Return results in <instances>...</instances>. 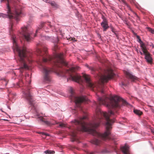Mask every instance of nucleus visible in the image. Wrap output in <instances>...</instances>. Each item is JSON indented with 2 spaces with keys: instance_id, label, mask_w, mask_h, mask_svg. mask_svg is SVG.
I'll list each match as a JSON object with an SVG mask.
<instances>
[{
  "instance_id": "1",
  "label": "nucleus",
  "mask_w": 154,
  "mask_h": 154,
  "mask_svg": "<svg viewBox=\"0 0 154 154\" xmlns=\"http://www.w3.org/2000/svg\"><path fill=\"white\" fill-rule=\"evenodd\" d=\"M100 105L106 106L111 110L108 113L102 111L98 107L96 110V119L89 124L86 123L84 120L85 116L80 117L72 121L73 124L78 125L77 131L87 132L93 135L96 134L103 140H111L113 139L110 132L112 125L115 119H109L111 115L116 116L117 114V109L120 107V104L128 106L130 105L120 97L115 96L109 98L105 96L98 99Z\"/></svg>"
},
{
  "instance_id": "2",
  "label": "nucleus",
  "mask_w": 154,
  "mask_h": 154,
  "mask_svg": "<svg viewBox=\"0 0 154 154\" xmlns=\"http://www.w3.org/2000/svg\"><path fill=\"white\" fill-rule=\"evenodd\" d=\"M36 51L38 55L40 57L37 62L39 65V67L42 70L45 81H50V75L54 72L60 76H68L67 81L71 80L79 83L82 82L81 76L75 72L76 70L79 69V67H72L64 71L57 68L61 67L62 65L67 66V65L63 59V54H56L54 58L52 57L48 54L47 48L45 47H43L40 43L37 45Z\"/></svg>"
},
{
  "instance_id": "3",
  "label": "nucleus",
  "mask_w": 154,
  "mask_h": 154,
  "mask_svg": "<svg viewBox=\"0 0 154 154\" xmlns=\"http://www.w3.org/2000/svg\"><path fill=\"white\" fill-rule=\"evenodd\" d=\"M12 39L14 50H16L18 54L19 61L20 63V71L22 73L23 69H29L28 63L30 64L32 62L31 53L29 52L25 47L22 48H20L16 42V37L14 35L12 34Z\"/></svg>"
},
{
  "instance_id": "4",
  "label": "nucleus",
  "mask_w": 154,
  "mask_h": 154,
  "mask_svg": "<svg viewBox=\"0 0 154 154\" xmlns=\"http://www.w3.org/2000/svg\"><path fill=\"white\" fill-rule=\"evenodd\" d=\"M114 75L113 71L110 68H108L104 70L103 73L99 75L100 82L97 85L91 82L90 77L88 75L84 74L83 76L87 85L90 88L92 89L96 87L99 91L102 94H104V89L105 88L104 83L107 82L109 79L113 77Z\"/></svg>"
},
{
  "instance_id": "5",
  "label": "nucleus",
  "mask_w": 154,
  "mask_h": 154,
  "mask_svg": "<svg viewBox=\"0 0 154 154\" xmlns=\"http://www.w3.org/2000/svg\"><path fill=\"white\" fill-rule=\"evenodd\" d=\"M4 1H6L7 2V11L8 14L7 15L0 13V17H8L10 19L15 18L16 19V20H17V17L21 14V10L19 9H16L15 12L14 13H11L9 6V0H1L2 2Z\"/></svg>"
},
{
  "instance_id": "6",
  "label": "nucleus",
  "mask_w": 154,
  "mask_h": 154,
  "mask_svg": "<svg viewBox=\"0 0 154 154\" xmlns=\"http://www.w3.org/2000/svg\"><path fill=\"white\" fill-rule=\"evenodd\" d=\"M70 92L71 94V98L72 100H74L77 106L81 107L80 105L81 103L85 102L87 101L88 99L86 97L84 96L78 97L75 96L73 91L72 89H71Z\"/></svg>"
},
{
  "instance_id": "7",
  "label": "nucleus",
  "mask_w": 154,
  "mask_h": 154,
  "mask_svg": "<svg viewBox=\"0 0 154 154\" xmlns=\"http://www.w3.org/2000/svg\"><path fill=\"white\" fill-rule=\"evenodd\" d=\"M23 94L24 97L29 102L30 104L32 106H33V97L30 92L29 87L23 88Z\"/></svg>"
},
{
  "instance_id": "8",
  "label": "nucleus",
  "mask_w": 154,
  "mask_h": 154,
  "mask_svg": "<svg viewBox=\"0 0 154 154\" xmlns=\"http://www.w3.org/2000/svg\"><path fill=\"white\" fill-rule=\"evenodd\" d=\"M21 29L22 31L20 34L22 35L23 38L25 39L27 41H29L32 39V37L29 28L27 27H22Z\"/></svg>"
},
{
  "instance_id": "9",
  "label": "nucleus",
  "mask_w": 154,
  "mask_h": 154,
  "mask_svg": "<svg viewBox=\"0 0 154 154\" xmlns=\"http://www.w3.org/2000/svg\"><path fill=\"white\" fill-rule=\"evenodd\" d=\"M143 54L145 55V58L146 62L150 64H152V59L151 55L147 51L146 48L142 49Z\"/></svg>"
},
{
  "instance_id": "10",
  "label": "nucleus",
  "mask_w": 154,
  "mask_h": 154,
  "mask_svg": "<svg viewBox=\"0 0 154 154\" xmlns=\"http://www.w3.org/2000/svg\"><path fill=\"white\" fill-rule=\"evenodd\" d=\"M101 18L103 19V21L101 23V25L103 28V31H106L109 27L107 20L103 15H102Z\"/></svg>"
},
{
  "instance_id": "11",
  "label": "nucleus",
  "mask_w": 154,
  "mask_h": 154,
  "mask_svg": "<svg viewBox=\"0 0 154 154\" xmlns=\"http://www.w3.org/2000/svg\"><path fill=\"white\" fill-rule=\"evenodd\" d=\"M121 149L123 154H131L129 150V147L127 145L121 147Z\"/></svg>"
},
{
  "instance_id": "12",
  "label": "nucleus",
  "mask_w": 154,
  "mask_h": 154,
  "mask_svg": "<svg viewBox=\"0 0 154 154\" xmlns=\"http://www.w3.org/2000/svg\"><path fill=\"white\" fill-rule=\"evenodd\" d=\"M135 37L137 38V41L140 44L142 50L146 48V47L144 43L141 41L140 37L135 33Z\"/></svg>"
},
{
  "instance_id": "13",
  "label": "nucleus",
  "mask_w": 154,
  "mask_h": 154,
  "mask_svg": "<svg viewBox=\"0 0 154 154\" xmlns=\"http://www.w3.org/2000/svg\"><path fill=\"white\" fill-rule=\"evenodd\" d=\"M125 74L126 75L127 77L131 79L132 81L134 82L135 78L133 75L129 72L128 71H125Z\"/></svg>"
},
{
  "instance_id": "14",
  "label": "nucleus",
  "mask_w": 154,
  "mask_h": 154,
  "mask_svg": "<svg viewBox=\"0 0 154 154\" xmlns=\"http://www.w3.org/2000/svg\"><path fill=\"white\" fill-rule=\"evenodd\" d=\"M77 131L75 130L71 132V135L72 137V141H74L77 140L76 137Z\"/></svg>"
},
{
  "instance_id": "15",
  "label": "nucleus",
  "mask_w": 154,
  "mask_h": 154,
  "mask_svg": "<svg viewBox=\"0 0 154 154\" xmlns=\"http://www.w3.org/2000/svg\"><path fill=\"white\" fill-rule=\"evenodd\" d=\"M39 120H40V121H42V122H43L44 123H45V124H46L47 125H51L54 124V123H51V122L45 120L42 117H39Z\"/></svg>"
},
{
  "instance_id": "16",
  "label": "nucleus",
  "mask_w": 154,
  "mask_h": 154,
  "mask_svg": "<svg viewBox=\"0 0 154 154\" xmlns=\"http://www.w3.org/2000/svg\"><path fill=\"white\" fill-rule=\"evenodd\" d=\"M91 143L93 144L98 145L100 144V141L97 139L94 138L93 140H91Z\"/></svg>"
},
{
  "instance_id": "17",
  "label": "nucleus",
  "mask_w": 154,
  "mask_h": 154,
  "mask_svg": "<svg viewBox=\"0 0 154 154\" xmlns=\"http://www.w3.org/2000/svg\"><path fill=\"white\" fill-rule=\"evenodd\" d=\"M135 114L137 115L139 117H140L143 115V112L140 110L135 109Z\"/></svg>"
},
{
  "instance_id": "18",
  "label": "nucleus",
  "mask_w": 154,
  "mask_h": 154,
  "mask_svg": "<svg viewBox=\"0 0 154 154\" xmlns=\"http://www.w3.org/2000/svg\"><path fill=\"white\" fill-rule=\"evenodd\" d=\"M44 153H45L46 154H53L55 153V152L53 151H51L49 150H47L45 151L44 152Z\"/></svg>"
},
{
  "instance_id": "19",
  "label": "nucleus",
  "mask_w": 154,
  "mask_h": 154,
  "mask_svg": "<svg viewBox=\"0 0 154 154\" xmlns=\"http://www.w3.org/2000/svg\"><path fill=\"white\" fill-rule=\"evenodd\" d=\"M146 28L149 32L152 34H154V29H153L149 27H146Z\"/></svg>"
},
{
  "instance_id": "20",
  "label": "nucleus",
  "mask_w": 154,
  "mask_h": 154,
  "mask_svg": "<svg viewBox=\"0 0 154 154\" xmlns=\"http://www.w3.org/2000/svg\"><path fill=\"white\" fill-rule=\"evenodd\" d=\"M108 151L106 149H103L101 152V153L102 154H105L108 153Z\"/></svg>"
},
{
  "instance_id": "21",
  "label": "nucleus",
  "mask_w": 154,
  "mask_h": 154,
  "mask_svg": "<svg viewBox=\"0 0 154 154\" xmlns=\"http://www.w3.org/2000/svg\"><path fill=\"white\" fill-rule=\"evenodd\" d=\"M48 2L51 5V6H54L55 7H56V4L54 2Z\"/></svg>"
},
{
  "instance_id": "22",
  "label": "nucleus",
  "mask_w": 154,
  "mask_h": 154,
  "mask_svg": "<svg viewBox=\"0 0 154 154\" xmlns=\"http://www.w3.org/2000/svg\"><path fill=\"white\" fill-rule=\"evenodd\" d=\"M110 28L111 29L112 31L115 34V35H116V37H118L117 35L115 32V29L112 26H111L110 27Z\"/></svg>"
},
{
  "instance_id": "23",
  "label": "nucleus",
  "mask_w": 154,
  "mask_h": 154,
  "mask_svg": "<svg viewBox=\"0 0 154 154\" xmlns=\"http://www.w3.org/2000/svg\"><path fill=\"white\" fill-rule=\"evenodd\" d=\"M66 125L65 124L63 123H60L59 124V126L61 128L65 127Z\"/></svg>"
},
{
  "instance_id": "24",
  "label": "nucleus",
  "mask_w": 154,
  "mask_h": 154,
  "mask_svg": "<svg viewBox=\"0 0 154 154\" xmlns=\"http://www.w3.org/2000/svg\"><path fill=\"white\" fill-rule=\"evenodd\" d=\"M58 49V46L57 45H55L54 48H53V50L56 51Z\"/></svg>"
},
{
  "instance_id": "25",
  "label": "nucleus",
  "mask_w": 154,
  "mask_h": 154,
  "mask_svg": "<svg viewBox=\"0 0 154 154\" xmlns=\"http://www.w3.org/2000/svg\"><path fill=\"white\" fill-rule=\"evenodd\" d=\"M13 26V25L12 24V23H11V28L10 29V34H11V31L12 30V28Z\"/></svg>"
},
{
  "instance_id": "26",
  "label": "nucleus",
  "mask_w": 154,
  "mask_h": 154,
  "mask_svg": "<svg viewBox=\"0 0 154 154\" xmlns=\"http://www.w3.org/2000/svg\"><path fill=\"white\" fill-rule=\"evenodd\" d=\"M137 17V18L138 19H137V22L139 23V21H140L139 17H138V16L137 15V14L135 13V17Z\"/></svg>"
},
{
  "instance_id": "27",
  "label": "nucleus",
  "mask_w": 154,
  "mask_h": 154,
  "mask_svg": "<svg viewBox=\"0 0 154 154\" xmlns=\"http://www.w3.org/2000/svg\"><path fill=\"white\" fill-rule=\"evenodd\" d=\"M41 134H42L43 135H45L46 136H49V135L47 133H45L44 132H41Z\"/></svg>"
},
{
  "instance_id": "28",
  "label": "nucleus",
  "mask_w": 154,
  "mask_h": 154,
  "mask_svg": "<svg viewBox=\"0 0 154 154\" xmlns=\"http://www.w3.org/2000/svg\"><path fill=\"white\" fill-rule=\"evenodd\" d=\"M122 87L125 86L126 85V84L123 82H122Z\"/></svg>"
},
{
  "instance_id": "29",
  "label": "nucleus",
  "mask_w": 154,
  "mask_h": 154,
  "mask_svg": "<svg viewBox=\"0 0 154 154\" xmlns=\"http://www.w3.org/2000/svg\"><path fill=\"white\" fill-rule=\"evenodd\" d=\"M120 1H122V2L124 4H126V3L125 1L124 0H119Z\"/></svg>"
},
{
  "instance_id": "30",
  "label": "nucleus",
  "mask_w": 154,
  "mask_h": 154,
  "mask_svg": "<svg viewBox=\"0 0 154 154\" xmlns=\"http://www.w3.org/2000/svg\"><path fill=\"white\" fill-rule=\"evenodd\" d=\"M94 152H88L87 154H94Z\"/></svg>"
},
{
  "instance_id": "31",
  "label": "nucleus",
  "mask_w": 154,
  "mask_h": 154,
  "mask_svg": "<svg viewBox=\"0 0 154 154\" xmlns=\"http://www.w3.org/2000/svg\"><path fill=\"white\" fill-rule=\"evenodd\" d=\"M91 70L93 71H95V69L94 68H92V67L91 68Z\"/></svg>"
},
{
  "instance_id": "32",
  "label": "nucleus",
  "mask_w": 154,
  "mask_h": 154,
  "mask_svg": "<svg viewBox=\"0 0 154 154\" xmlns=\"http://www.w3.org/2000/svg\"><path fill=\"white\" fill-rule=\"evenodd\" d=\"M56 39H57V41L55 42H58L59 41V39L58 38H56Z\"/></svg>"
},
{
  "instance_id": "33",
  "label": "nucleus",
  "mask_w": 154,
  "mask_h": 154,
  "mask_svg": "<svg viewBox=\"0 0 154 154\" xmlns=\"http://www.w3.org/2000/svg\"><path fill=\"white\" fill-rule=\"evenodd\" d=\"M135 108H134V109H133V112L134 113H135Z\"/></svg>"
},
{
  "instance_id": "34",
  "label": "nucleus",
  "mask_w": 154,
  "mask_h": 154,
  "mask_svg": "<svg viewBox=\"0 0 154 154\" xmlns=\"http://www.w3.org/2000/svg\"><path fill=\"white\" fill-rule=\"evenodd\" d=\"M39 29V28L36 31V32H37V31Z\"/></svg>"
},
{
  "instance_id": "35",
  "label": "nucleus",
  "mask_w": 154,
  "mask_h": 154,
  "mask_svg": "<svg viewBox=\"0 0 154 154\" xmlns=\"http://www.w3.org/2000/svg\"><path fill=\"white\" fill-rule=\"evenodd\" d=\"M135 81H136L137 80V78L136 77H135Z\"/></svg>"
},
{
  "instance_id": "36",
  "label": "nucleus",
  "mask_w": 154,
  "mask_h": 154,
  "mask_svg": "<svg viewBox=\"0 0 154 154\" xmlns=\"http://www.w3.org/2000/svg\"><path fill=\"white\" fill-rule=\"evenodd\" d=\"M43 24H42V25H41V27H43Z\"/></svg>"
},
{
  "instance_id": "37",
  "label": "nucleus",
  "mask_w": 154,
  "mask_h": 154,
  "mask_svg": "<svg viewBox=\"0 0 154 154\" xmlns=\"http://www.w3.org/2000/svg\"><path fill=\"white\" fill-rule=\"evenodd\" d=\"M132 32H133V33L134 34H134H135V32H134V31H132Z\"/></svg>"
},
{
  "instance_id": "38",
  "label": "nucleus",
  "mask_w": 154,
  "mask_h": 154,
  "mask_svg": "<svg viewBox=\"0 0 154 154\" xmlns=\"http://www.w3.org/2000/svg\"><path fill=\"white\" fill-rule=\"evenodd\" d=\"M48 0H45V1L46 2H47V1H48Z\"/></svg>"
},
{
  "instance_id": "39",
  "label": "nucleus",
  "mask_w": 154,
  "mask_h": 154,
  "mask_svg": "<svg viewBox=\"0 0 154 154\" xmlns=\"http://www.w3.org/2000/svg\"><path fill=\"white\" fill-rule=\"evenodd\" d=\"M98 58V60H99V58Z\"/></svg>"
}]
</instances>
